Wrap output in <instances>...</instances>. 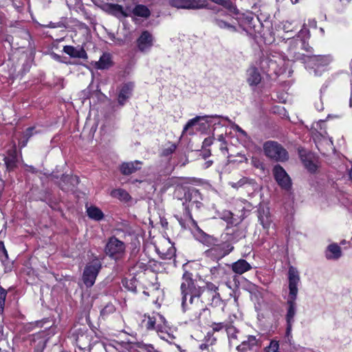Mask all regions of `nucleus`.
Wrapping results in <instances>:
<instances>
[{"instance_id":"36","label":"nucleus","mask_w":352,"mask_h":352,"mask_svg":"<svg viewBox=\"0 0 352 352\" xmlns=\"http://www.w3.org/2000/svg\"><path fill=\"white\" fill-rule=\"evenodd\" d=\"M213 117L221 118L222 119L228 121L231 124V127L233 130L236 131L245 138L248 137L247 133L243 129H242L239 125L232 122V120H230L228 117L219 116L217 115L214 116Z\"/></svg>"},{"instance_id":"44","label":"nucleus","mask_w":352,"mask_h":352,"mask_svg":"<svg viewBox=\"0 0 352 352\" xmlns=\"http://www.w3.org/2000/svg\"><path fill=\"white\" fill-rule=\"evenodd\" d=\"M279 344L276 341H271L269 346L267 347V352H279Z\"/></svg>"},{"instance_id":"15","label":"nucleus","mask_w":352,"mask_h":352,"mask_svg":"<svg viewBox=\"0 0 352 352\" xmlns=\"http://www.w3.org/2000/svg\"><path fill=\"white\" fill-rule=\"evenodd\" d=\"M63 52L69 55L71 58H80L87 60L88 58L87 53L82 46L74 47L72 45H65Z\"/></svg>"},{"instance_id":"23","label":"nucleus","mask_w":352,"mask_h":352,"mask_svg":"<svg viewBox=\"0 0 352 352\" xmlns=\"http://www.w3.org/2000/svg\"><path fill=\"white\" fill-rule=\"evenodd\" d=\"M232 271L237 274H243L252 269L251 265L244 259H239L231 265Z\"/></svg>"},{"instance_id":"16","label":"nucleus","mask_w":352,"mask_h":352,"mask_svg":"<svg viewBox=\"0 0 352 352\" xmlns=\"http://www.w3.org/2000/svg\"><path fill=\"white\" fill-rule=\"evenodd\" d=\"M262 80L258 69L254 65L246 70V81L251 87H256Z\"/></svg>"},{"instance_id":"57","label":"nucleus","mask_w":352,"mask_h":352,"mask_svg":"<svg viewBox=\"0 0 352 352\" xmlns=\"http://www.w3.org/2000/svg\"><path fill=\"white\" fill-rule=\"evenodd\" d=\"M52 58H53L54 60H57V61H59V62H62V60H61V57H60V55H58V54H56V53H52Z\"/></svg>"},{"instance_id":"32","label":"nucleus","mask_w":352,"mask_h":352,"mask_svg":"<svg viewBox=\"0 0 352 352\" xmlns=\"http://www.w3.org/2000/svg\"><path fill=\"white\" fill-rule=\"evenodd\" d=\"M210 1L219 4L220 6H222L226 9H227L229 12L237 14L238 10L236 8V6L232 3V2L230 0H210Z\"/></svg>"},{"instance_id":"46","label":"nucleus","mask_w":352,"mask_h":352,"mask_svg":"<svg viewBox=\"0 0 352 352\" xmlns=\"http://www.w3.org/2000/svg\"><path fill=\"white\" fill-rule=\"evenodd\" d=\"M175 144H171L168 148H166L162 151V155L168 156L169 155L172 154L175 151Z\"/></svg>"},{"instance_id":"24","label":"nucleus","mask_w":352,"mask_h":352,"mask_svg":"<svg viewBox=\"0 0 352 352\" xmlns=\"http://www.w3.org/2000/svg\"><path fill=\"white\" fill-rule=\"evenodd\" d=\"M113 65L111 56L109 53H104L100 57L99 60L94 63L95 68L98 69H109Z\"/></svg>"},{"instance_id":"41","label":"nucleus","mask_w":352,"mask_h":352,"mask_svg":"<svg viewBox=\"0 0 352 352\" xmlns=\"http://www.w3.org/2000/svg\"><path fill=\"white\" fill-rule=\"evenodd\" d=\"M295 28L296 27H295V25H294L292 21H286L283 23V28H282L284 30V32H286V33H288V32L294 31Z\"/></svg>"},{"instance_id":"56","label":"nucleus","mask_w":352,"mask_h":352,"mask_svg":"<svg viewBox=\"0 0 352 352\" xmlns=\"http://www.w3.org/2000/svg\"><path fill=\"white\" fill-rule=\"evenodd\" d=\"M213 162L212 160H208V161H206L202 166L204 168H209L210 166H211V165L212 164Z\"/></svg>"},{"instance_id":"61","label":"nucleus","mask_w":352,"mask_h":352,"mask_svg":"<svg viewBox=\"0 0 352 352\" xmlns=\"http://www.w3.org/2000/svg\"><path fill=\"white\" fill-rule=\"evenodd\" d=\"M252 164H253L254 166H256V167H257V168H258V167H259L260 162H259V161H258V160H256V159H254V158H253V159H252Z\"/></svg>"},{"instance_id":"11","label":"nucleus","mask_w":352,"mask_h":352,"mask_svg":"<svg viewBox=\"0 0 352 352\" xmlns=\"http://www.w3.org/2000/svg\"><path fill=\"white\" fill-rule=\"evenodd\" d=\"M193 226L192 233L195 238L200 243L206 246L214 245L218 243V240L211 235L204 232L197 225V222L191 219Z\"/></svg>"},{"instance_id":"38","label":"nucleus","mask_w":352,"mask_h":352,"mask_svg":"<svg viewBox=\"0 0 352 352\" xmlns=\"http://www.w3.org/2000/svg\"><path fill=\"white\" fill-rule=\"evenodd\" d=\"M208 117V116H196L195 118L190 119L184 127L183 133L187 131L188 129L195 125L199 120H205Z\"/></svg>"},{"instance_id":"48","label":"nucleus","mask_w":352,"mask_h":352,"mask_svg":"<svg viewBox=\"0 0 352 352\" xmlns=\"http://www.w3.org/2000/svg\"><path fill=\"white\" fill-rule=\"evenodd\" d=\"M34 130V128L30 127L27 129V130L25 132V136L27 137V140L25 142H21V147H24L26 145L28 139L32 135V131Z\"/></svg>"},{"instance_id":"47","label":"nucleus","mask_w":352,"mask_h":352,"mask_svg":"<svg viewBox=\"0 0 352 352\" xmlns=\"http://www.w3.org/2000/svg\"><path fill=\"white\" fill-rule=\"evenodd\" d=\"M114 311V307L112 305H107L104 309L101 310V315L105 316L107 314L111 313Z\"/></svg>"},{"instance_id":"64","label":"nucleus","mask_w":352,"mask_h":352,"mask_svg":"<svg viewBox=\"0 0 352 352\" xmlns=\"http://www.w3.org/2000/svg\"><path fill=\"white\" fill-rule=\"evenodd\" d=\"M208 344H200L199 348H200L201 350H204V349H208Z\"/></svg>"},{"instance_id":"58","label":"nucleus","mask_w":352,"mask_h":352,"mask_svg":"<svg viewBox=\"0 0 352 352\" xmlns=\"http://www.w3.org/2000/svg\"><path fill=\"white\" fill-rule=\"evenodd\" d=\"M236 350L238 352H258L256 350H244L240 347H236Z\"/></svg>"},{"instance_id":"14","label":"nucleus","mask_w":352,"mask_h":352,"mask_svg":"<svg viewBox=\"0 0 352 352\" xmlns=\"http://www.w3.org/2000/svg\"><path fill=\"white\" fill-rule=\"evenodd\" d=\"M153 36L148 31H144L137 40L138 50L142 52H148L153 45Z\"/></svg>"},{"instance_id":"8","label":"nucleus","mask_w":352,"mask_h":352,"mask_svg":"<svg viewBox=\"0 0 352 352\" xmlns=\"http://www.w3.org/2000/svg\"><path fill=\"white\" fill-rule=\"evenodd\" d=\"M202 197L200 192L194 187H190L187 191V196L185 201L182 204L184 206L186 210L190 208L195 207L196 209H199L202 206Z\"/></svg>"},{"instance_id":"34","label":"nucleus","mask_w":352,"mask_h":352,"mask_svg":"<svg viewBox=\"0 0 352 352\" xmlns=\"http://www.w3.org/2000/svg\"><path fill=\"white\" fill-rule=\"evenodd\" d=\"M226 332L230 344L231 345L234 344V341L237 340V333H239V331L232 325L229 324L228 327H227Z\"/></svg>"},{"instance_id":"12","label":"nucleus","mask_w":352,"mask_h":352,"mask_svg":"<svg viewBox=\"0 0 352 352\" xmlns=\"http://www.w3.org/2000/svg\"><path fill=\"white\" fill-rule=\"evenodd\" d=\"M169 5L178 9H201L205 7L201 0H168Z\"/></svg>"},{"instance_id":"20","label":"nucleus","mask_w":352,"mask_h":352,"mask_svg":"<svg viewBox=\"0 0 352 352\" xmlns=\"http://www.w3.org/2000/svg\"><path fill=\"white\" fill-rule=\"evenodd\" d=\"M133 89V84L128 82L124 84L120 89L118 94V100L120 104L123 105L131 96Z\"/></svg>"},{"instance_id":"29","label":"nucleus","mask_w":352,"mask_h":352,"mask_svg":"<svg viewBox=\"0 0 352 352\" xmlns=\"http://www.w3.org/2000/svg\"><path fill=\"white\" fill-rule=\"evenodd\" d=\"M121 346V344L116 340L112 341H102V348L106 352H117L119 350V347Z\"/></svg>"},{"instance_id":"28","label":"nucleus","mask_w":352,"mask_h":352,"mask_svg":"<svg viewBox=\"0 0 352 352\" xmlns=\"http://www.w3.org/2000/svg\"><path fill=\"white\" fill-rule=\"evenodd\" d=\"M133 13L135 16L148 18L151 15L149 9L144 5H137L132 10L131 14Z\"/></svg>"},{"instance_id":"51","label":"nucleus","mask_w":352,"mask_h":352,"mask_svg":"<svg viewBox=\"0 0 352 352\" xmlns=\"http://www.w3.org/2000/svg\"><path fill=\"white\" fill-rule=\"evenodd\" d=\"M5 163L6 164L7 168L9 170L13 169L14 167L15 166V162L12 160L6 158Z\"/></svg>"},{"instance_id":"43","label":"nucleus","mask_w":352,"mask_h":352,"mask_svg":"<svg viewBox=\"0 0 352 352\" xmlns=\"http://www.w3.org/2000/svg\"><path fill=\"white\" fill-rule=\"evenodd\" d=\"M144 322H146L145 326L148 329H153L155 327L156 318L155 317L148 316L147 320H145Z\"/></svg>"},{"instance_id":"39","label":"nucleus","mask_w":352,"mask_h":352,"mask_svg":"<svg viewBox=\"0 0 352 352\" xmlns=\"http://www.w3.org/2000/svg\"><path fill=\"white\" fill-rule=\"evenodd\" d=\"M230 324L226 322H212L211 324V328L213 332H219L223 329H227Z\"/></svg>"},{"instance_id":"2","label":"nucleus","mask_w":352,"mask_h":352,"mask_svg":"<svg viewBox=\"0 0 352 352\" xmlns=\"http://www.w3.org/2000/svg\"><path fill=\"white\" fill-rule=\"evenodd\" d=\"M300 283V278L297 269L290 266L288 270V287L289 294L287 298V313L285 315L286 331L285 338L289 344H292L293 338L292 335V326L295 322L296 314V299L298 292V285Z\"/></svg>"},{"instance_id":"59","label":"nucleus","mask_w":352,"mask_h":352,"mask_svg":"<svg viewBox=\"0 0 352 352\" xmlns=\"http://www.w3.org/2000/svg\"><path fill=\"white\" fill-rule=\"evenodd\" d=\"M28 168L26 169L28 171L31 172L32 173H35L37 172L36 168L32 166H28Z\"/></svg>"},{"instance_id":"40","label":"nucleus","mask_w":352,"mask_h":352,"mask_svg":"<svg viewBox=\"0 0 352 352\" xmlns=\"http://www.w3.org/2000/svg\"><path fill=\"white\" fill-rule=\"evenodd\" d=\"M7 291L0 286V314L3 313L4 309Z\"/></svg>"},{"instance_id":"25","label":"nucleus","mask_w":352,"mask_h":352,"mask_svg":"<svg viewBox=\"0 0 352 352\" xmlns=\"http://www.w3.org/2000/svg\"><path fill=\"white\" fill-rule=\"evenodd\" d=\"M309 60L318 66H325L331 63L332 58L330 56H316L314 54V52L307 55Z\"/></svg>"},{"instance_id":"27","label":"nucleus","mask_w":352,"mask_h":352,"mask_svg":"<svg viewBox=\"0 0 352 352\" xmlns=\"http://www.w3.org/2000/svg\"><path fill=\"white\" fill-rule=\"evenodd\" d=\"M77 331L78 333H76L75 338L76 344L80 348H85L86 344H88L89 341L88 335L85 333V332L82 329H78Z\"/></svg>"},{"instance_id":"53","label":"nucleus","mask_w":352,"mask_h":352,"mask_svg":"<svg viewBox=\"0 0 352 352\" xmlns=\"http://www.w3.org/2000/svg\"><path fill=\"white\" fill-rule=\"evenodd\" d=\"M221 270L220 265H218L217 266L212 267L210 269V273L214 277L217 278L218 274H219V270Z\"/></svg>"},{"instance_id":"1","label":"nucleus","mask_w":352,"mask_h":352,"mask_svg":"<svg viewBox=\"0 0 352 352\" xmlns=\"http://www.w3.org/2000/svg\"><path fill=\"white\" fill-rule=\"evenodd\" d=\"M218 287L211 282L206 283L204 286L197 285L192 278V274L186 271L182 278L180 291L182 296V311L191 321L199 319L201 314L207 311L200 297H208L218 294Z\"/></svg>"},{"instance_id":"9","label":"nucleus","mask_w":352,"mask_h":352,"mask_svg":"<svg viewBox=\"0 0 352 352\" xmlns=\"http://www.w3.org/2000/svg\"><path fill=\"white\" fill-rule=\"evenodd\" d=\"M274 178L281 188L289 191L292 188V180L285 169L279 164L274 166L272 170Z\"/></svg>"},{"instance_id":"4","label":"nucleus","mask_w":352,"mask_h":352,"mask_svg":"<svg viewBox=\"0 0 352 352\" xmlns=\"http://www.w3.org/2000/svg\"><path fill=\"white\" fill-rule=\"evenodd\" d=\"M263 151L268 158L276 162H285L289 158L286 149L275 141L265 142L263 144Z\"/></svg>"},{"instance_id":"18","label":"nucleus","mask_w":352,"mask_h":352,"mask_svg":"<svg viewBox=\"0 0 352 352\" xmlns=\"http://www.w3.org/2000/svg\"><path fill=\"white\" fill-rule=\"evenodd\" d=\"M142 165V162L138 160L129 162H123L120 166V170L124 175H131L139 170Z\"/></svg>"},{"instance_id":"7","label":"nucleus","mask_w":352,"mask_h":352,"mask_svg":"<svg viewBox=\"0 0 352 352\" xmlns=\"http://www.w3.org/2000/svg\"><path fill=\"white\" fill-rule=\"evenodd\" d=\"M284 65V60L279 56L270 54L261 60V67L265 72L277 73Z\"/></svg>"},{"instance_id":"10","label":"nucleus","mask_w":352,"mask_h":352,"mask_svg":"<svg viewBox=\"0 0 352 352\" xmlns=\"http://www.w3.org/2000/svg\"><path fill=\"white\" fill-rule=\"evenodd\" d=\"M233 248L225 244L219 245L217 243L205 252L206 256L214 261H219L228 255Z\"/></svg>"},{"instance_id":"33","label":"nucleus","mask_w":352,"mask_h":352,"mask_svg":"<svg viewBox=\"0 0 352 352\" xmlns=\"http://www.w3.org/2000/svg\"><path fill=\"white\" fill-rule=\"evenodd\" d=\"M188 188L187 187H184L182 186H177L175 190L174 191L173 196L179 200H186L187 196V191H188Z\"/></svg>"},{"instance_id":"60","label":"nucleus","mask_w":352,"mask_h":352,"mask_svg":"<svg viewBox=\"0 0 352 352\" xmlns=\"http://www.w3.org/2000/svg\"><path fill=\"white\" fill-rule=\"evenodd\" d=\"M203 157L206 159V157H209L210 155V150H204L203 151Z\"/></svg>"},{"instance_id":"21","label":"nucleus","mask_w":352,"mask_h":352,"mask_svg":"<svg viewBox=\"0 0 352 352\" xmlns=\"http://www.w3.org/2000/svg\"><path fill=\"white\" fill-rule=\"evenodd\" d=\"M260 345V340L257 339L256 336H248L247 339L243 340L241 344L236 347H240L244 350H256L258 351Z\"/></svg>"},{"instance_id":"30","label":"nucleus","mask_w":352,"mask_h":352,"mask_svg":"<svg viewBox=\"0 0 352 352\" xmlns=\"http://www.w3.org/2000/svg\"><path fill=\"white\" fill-rule=\"evenodd\" d=\"M87 212L89 218L96 221H100L104 217V214L101 210L95 206L87 208Z\"/></svg>"},{"instance_id":"37","label":"nucleus","mask_w":352,"mask_h":352,"mask_svg":"<svg viewBox=\"0 0 352 352\" xmlns=\"http://www.w3.org/2000/svg\"><path fill=\"white\" fill-rule=\"evenodd\" d=\"M208 298H210L209 300V305H210L212 307H220L223 304V300L221 298L219 293L217 294V295L210 296Z\"/></svg>"},{"instance_id":"49","label":"nucleus","mask_w":352,"mask_h":352,"mask_svg":"<svg viewBox=\"0 0 352 352\" xmlns=\"http://www.w3.org/2000/svg\"><path fill=\"white\" fill-rule=\"evenodd\" d=\"M113 3H104L101 6V8L109 14H111Z\"/></svg>"},{"instance_id":"31","label":"nucleus","mask_w":352,"mask_h":352,"mask_svg":"<svg viewBox=\"0 0 352 352\" xmlns=\"http://www.w3.org/2000/svg\"><path fill=\"white\" fill-rule=\"evenodd\" d=\"M111 196L123 201H128L131 199L130 195L124 189H114L111 192Z\"/></svg>"},{"instance_id":"63","label":"nucleus","mask_w":352,"mask_h":352,"mask_svg":"<svg viewBox=\"0 0 352 352\" xmlns=\"http://www.w3.org/2000/svg\"><path fill=\"white\" fill-rule=\"evenodd\" d=\"M46 27L50 28H57V27H61V25L60 24L58 25H56L54 23H50Z\"/></svg>"},{"instance_id":"42","label":"nucleus","mask_w":352,"mask_h":352,"mask_svg":"<svg viewBox=\"0 0 352 352\" xmlns=\"http://www.w3.org/2000/svg\"><path fill=\"white\" fill-rule=\"evenodd\" d=\"M220 218L228 223H232V213L229 210H223L220 215Z\"/></svg>"},{"instance_id":"62","label":"nucleus","mask_w":352,"mask_h":352,"mask_svg":"<svg viewBox=\"0 0 352 352\" xmlns=\"http://www.w3.org/2000/svg\"><path fill=\"white\" fill-rule=\"evenodd\" d=\"M218 140H219V141H220V142H223V144H226V140H225V138H224V137H223V135H219V137H218Z\"/></svg>"},{"instance_id":"19","label":"nucleus","mask_w":352,"mask_h":352,"mask_svg":"<svg viewBox=\"0 0 352 352\" xmlns=\"http://www.w3.org/2000/svg\"><path fill=\"white\" fill-rule=\"evenodd\" d=\"M258 219L265 230H268L272 223L270 210L267 207L260 206L257 210Z\"/></svg>"},{"instance_id":"6","label":"nucleus","mask_w":352,"mask_h":352,"mask_svg":"<svg viewBox=\"0 0 352 352\" xmlns=\"http://www.w3.org/2000/svg\"><path fill=\"white\" fill-rule=\"evenodd\" d=\"M124 250V243L115 236L111 237L105 246L106 254L115 260L120 258Z\"/></svg>"},{"instance_id":"26","label":"nucleus","mask_w":352,"mask_h":352,"mask_svg":"<svg viewBox=\"0 0 352 352\" xmlns=\"http://www.w3.org/2000/svg\"><path fill=\"white\" fill-rule=\"evenodd\" d=\"M111 14L119 19L125 18L131 16V10L129 8L124 9L122 6L113 3Z\"/></svg>"},{"instance_id":"45","label":"nucleus","mask_w":352,"mask_h":352,"mask_svg":"<svg viewBox=\"0 0 352 352\" xmlns=\"http://www.w3.org/2000/svg\"><path fill=\"white\" fill-rule=\"evenodd\" d=\"M248 181H249L248 178L243 177V178L240 179L237 182L232 183L231 186L233 188H237L241 187L243 185H245V184H247L248 182Z\"/></svg>"},{"instance_id":"55","label":"nucleus","mask_w":352,"mask_h":352,"mask_svg":"<svg viewBox=\"0 0 352 352\" xmlns=\"http://www.w3.org/2000/svg\"><path fill=\"white\" fill-rule=\"evenodd\" d=\"M0 251L4 254L6 258H8V252L5 248L4 243L3 241H0Z\"/></svg>"},{"instance_id":"13","label":"nucleus","mask_w":352,"mask_h":352,"mask_svg":"<svg viewBox=\"0 0 352 352\" xmlns=\"http://www.w3.org/2000/svg\"><path fill=\"white\" fill-rule=\"evenodd\" d=\"M228 15L223 10H219L217 15L214 18L213 23L221 29L236 32V28L234 24L227 21L224 18H228Z\"/></svg>"},{"instance_id":"17","label":"nucleus","mask_w":352,"mask_h":352,"mask_svg":"<svg viewBox=\"0 0 352 352\" xmlns=\"http://www.w3.org/2000/svg\"><path fill=\"white\" fill-rule=\"evenodd\" d=\"M79 179L76 175H63L59 183V186L63 190H73L78 184Z\"/></svg>"},{"instance_id":"54","label":"nucleus","mask_w":352,"mask_h":352,"mask_svg":"<svg viewBox=\"0 0 352 352\" xmlns=\"http://www.w3.org/2000/svg\"><path fill=\"white\" fill-rule=\"evenodd\" d=\"M212 143H213L212 138L209 137V138H205V140L203 142V147L204 148L208 147V146H211Z\"/></svg>"},{"instance_id":"22","label":"nucleus","mask_w":352,"mask_h":352,"mask_svg":"<svg viewBox=\"0 0 352 352\" xmlns=\"http://www.w3.org/2000/svg\"><path fill=\"white\" fill-rule=\"evenodd\" d=\"M325 256L328 260H338L342 256L341 248L337 243L328 245L325 251Z\"/></svg>"},{"instance_id":"52","label":"nucleus","mask_w":352,"mask_h":352,"mask_svg":"<svg viewBox=\"0 0 352 352\" xmlns=\"http://www.w3.org/2000/svg\"><path fill=\"white\" fill-rule=\"evenodd\" d=\"M175 254V250L173 248H170L168 250V252L166 254H163V256H162L164 259H170Z\"/></svg>"},{"instance_id":"3","label":"nucleus","mask_w":352,"mask_h":352,"mask_svg":"<svg viewBox=\"0 0 352 352\" xmlns=\"http://www.w3.org/2000/svg\"><path fill=\"white\" fill-rule=\"evenodd\" d=\"M309 37V30L307 28H302L296 36L287 38L285 43L287 45L288 58L294 61L306 60L307 55L314 52V49L307 42Z\"/></svg>"},{"instance_id":"50","label":"nucleus","mask_w":352,"mask_h":352,"mask_svg":"<svg viewBox=\"0 0 352 352\" xmlns=\"http://www.w3.org/2000/svg\"><path fill=\"white\" fill-rule=\"evenodd\" d=\"M305 166L310 170L311 172H314L316 170V165L311 162V161H305Z\"/></svg>"},{"instance_id":"35","label":"nucleus","mask_w":352,"mask_h":352,"mask_svg":"<svg viewBox=\"0 0 352 352\" xmlns=\"http://www.w3.org/2000/svg\"><path fill=\"white\" fill-rule=\"evenodd\" d=\"M123 286L128 290L131 292H135L137 288V280L133 277L130 279L124 278L122 280Z\"/></svg>"},{"instance_id":"5","label":"nucleus","mask_w":352,"mask_h":352,"mask_svg":"<svg viewBox=\"0 0 352 352\" xmlns=\"http://www.w3.org/2000/svg\"><path fill=\"white\" fill-rule=\"evenodd\" d=\"M101 267V262L98 259H94L86 265L82 279L87 287H91L94 285Z\"/></svg>"}]
</instances>
